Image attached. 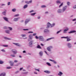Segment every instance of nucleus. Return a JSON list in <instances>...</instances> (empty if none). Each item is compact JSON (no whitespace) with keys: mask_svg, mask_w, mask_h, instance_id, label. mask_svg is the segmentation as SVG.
I'll return each mask as SVG.
<instances>
[{"mask_svg":"<svg viewBox=\"0 0 76 76\" xmlns=\"http://www.w3.org/2000/svg\"><path fill=\"white\" fill-rule=\"evenodd\" d=\"M10 4V2H9L8 3V5L9 6Z\"/></svg>","mask_w":76,"mask_h":76,"instance_id":"5fc2aeb1","label":"nucleus"},{"mask_svg":"<svg viewBox=\"0 0 76 76\" xmlns=\"http://www.w3.org/2000/svg\"><path fill=\"white\" fill-rule=\"evenodd\" d=\"M68 30H69L68 29H67L64 30V33H66V31H68Z\"/></svg>","mask_w":76,"mask_h":76,"instance_id":"aec40b11","label":"nucleus"},{"mask_svg":"<svg viewBox=\"0 0 76 76\" xmlns=\"http://www.w3.org/2000/svg\"><path fill=\"white\" fill-rule=\"evenodd\" d=\"M62 75H63V73L61 72H60L58 74V75H59L60 76H61Z\"/></svg>","mask_w":76,"mask_h":76,"instance_id":"393cba45","label":"nucleus"},{"mask_svg":"<svg viewBox=\"0 0 76 76\" xmlns=\"http://www.w3.org/2000/svg\"><path fill=\"white\" fill-rule=\"evenodd\" d=\"M28 33H33V32L32 31H29L28 32Z\"/></svg>","mask_w":76,"mask_h":76,"instance_id":"e2e57ef3","label":"nucleus"},{"mask_svg":"<svg viewBox=\"0 0 76 76\" xmlns=\"http://www.w3.org/2000/svg\"><path fill=\"white\" fill-rule=\"evenodd\" d=\"M68 38V37H61V38Z\"/></svg>","mask_w":76,"mask_h":76,"instance_id":"ea45409f","label":"nucleus"},{"mask_svg":"<svg viewBox=\"0 0 76 76\" xmlns=\"http://www.w3.org/2000/svg\"><path fill=\"white\" fill-rule=\"evenodd\" d=\"M30 21V19H27L26 20V21H25V24L26 25Z\"/></svg>","mask_w":76,"mask_h":76,"instance_id":"20e7f679","label":"nucleus"},{"mask_svg":"<svg viewBox=\"0 0 76 76\" xmlns=\"http://www.w3.org/2000/svg\"><path fill=\"white\" fill-rule=\"evenodd\" d=\"M10 56H11V57H15V55H11Z\"/></svg>","mask_w":76,"mask_h":76,"instance_id":"4c0bfd02","label":"nucleus"},{"mask_svg":"<svg viewBox=\"0 0 76 76\" xmlns=\"http://www.w3.org/2000/svg\"><path fill=\"white\" fill-rule=\"evenodd\" d=\"M54 39V38L52 37L51 38H49L48 39H47L46 40L47 41H49V40H50V39Z\"/></svg>","mask_w":76,"mask_h":76,"instance_id":"a211bd4d","label":"nucleus"},{"mask_svg":"<svg viewBox=\"0 0 76 76\" xmlns=\"http://www.w3.org/2000/svg\"><path fill=\"white\" fill-rule=\"evenodd\" d=\"M46 64L49 66H51V64L49 62H47Z\"/></svg>","mask_w":76,"mask_h":76,"instance_id":"4be33fe9","label":"nucleus"},{"mask_svg":"<svg viewBox=\"0 0 76 76\" xmlns=\"http://www.w3.org/2000/svg\"><path fill=\"white\" fill-rule=\"evenodd\" d=\"M57 3H60V1H56Z\"/></svg>","mask_w":76,"mask_h":76,"instance_id":"a19ab883","label":"nucleus"},{"mask_svg":"<svg viewBox=\"0 0 76 76\" xmlns=\"http://www.w3.org/2000/svg\"><path fill=\"white\" fill-rule=\"evenodd\" d=\"M4 39H8V40H10V39H10L7 38V37H4Z\"/></svg>","mask_w":76,"mask_h":76,"instance_id":"2f4dec72","label":"nucleus"},{"mask_svg":"<svg viewBox=\"0 0 76 76\" xmlns=\"http://www.w3.org/2000/svg\"><path fill=\"white\" fill-rule=\"evenodd\" d=\"M19 19L20 18H14V21H15V22L18 21V19H19Z\"/></svg>","mask_w":76,"mask_h":76,"instance_id":"2eb2a0df","label":"nucleus"},{"mask_svg":"<svg viewBox=\"0 0 76 76\" xmlns=\"http://www.w3.org/2000/svg\"><path fill=\"white\" fill-rule=\"evenodd\" d=\"M34 12V11L32 10H31V11L30 12V13H32V12Z\"/></svg>","mask_w":76,"mask_h":76,"instance_id":"6e6d98bb","label":"nucleus"},{"mask_svg":"<svg viewBox=\"0 0 76 76\" xmlns=\"http://www.w3.org/2000/svg\"><path fill=\"white\" fill-rule=\"evenodd\" d=\"M33 36H36L37 35V33H34L33 34Z\"/></svg>","mask_w":76,"mask_h":76,"instance_id":"c03bdc74","label":"nucleus"},{"mask_svg":"<svg viewBox=\"0 0 76 76\" xmlns=\"http://www.w3.org/2000/svg\"><path fill=\"white\" fill-rule=\"evenodd\" d=\"M3 47H8V45H3Z\"/></svg>","mask_w":76,"mask_h":76,"instance_id":"864d4df0","label":"nucleus"},{"mask_svg":"<svg viewBox=\"0 0 76 76\" xmlns=\"http://www.w3.org/2000/svg\"><path fill=\"white\" fill-rule=\"evenodd\" d=\"M76 5H75L74 7V9H76Z\"/></svg>","mask_w":76,"mask_h":76,"instance_id":"052dcab7","label":"nucleus"},{"mask_svg":"<svg viewBox=\"0 0 76 76\" xmlns=\"http://www.w3.org/2000/svg\"><path fill=\"white\" fill-rule=\"evenodd\" d=\"M28 2H29V4L31 3H32V1H31V0L30 1H29Z\"/></svg>","mask_w":76,"mask_h":76,"instance_id":"4d7b16f0","label":"nucleus"},{"mask_svg":"<svg viewBox=\"0 0 76 76\" xmlns=\"http://www.w3.org/2000/svg\"><path fill=\"white\" fill-rule=\"evenodd\" d=\"M13 44H15L16 45H17V46H18V47H20V45H19V44L18 43H13Z\"/></svg>","mask_w":76,"mask_h":76,"instance_id":"9b49d317","label":"nucleus"},{"mask_svg":"<svg viewBox=\"0 0 76 76\" xmlns=\"http://www.w3.org/2000/svg\"><path fill=\"white\" fill-rule=\"evenodd\" d=\"M5 32L6 33H7V34H10L9 33L10 32V31L9 30H6L5 31Z\"/></svg>","mask_w":76,"mask_h":76,"instance_id":"a878e982","label":"nucleus"},{"mask_svg":"<svg viewBox=\"0 0 76 76\" xmlns=\"http://www.w3.org/2000/svg\"><path fill=\"white\" fill-rule=\"evenodd\" d=\"M9 63H10V65L11 66H13L14 63H12V61H10Z\"/></svg>","mask_w":76,"mask_h":76,"instance_id":"4468645a","label":"nucleus"},{"mask_svg":"<svg viewBox=\"0 0 76 76\" xmlns=\"http://www.w3.org/2000/svg\"><path fill=\"white\" fill-rule=\"evenodd\" d=\"M6 76V73L5 72H3L0 75V76Z\"/></svg>","mask_w":76,"mask_h":76,"instance_id":"423d86ee","label":"nucleus"},{"mask_svg":"<svg viewBox=\"0 0 76 76\" xmlns=\"http://www.w3.org/2000/svg\"><path fill=\"white\" fill-rule=\"evenodd\" d=\"M46 7L45 5H42L41 6L42 8H44V7Z\"/></svg>","mask_w":76,"mask_h":76,"instance_id":"58836bf2","label":"nucleus"},{"mask_svg":"<svg viewBox=\"0 0 76 76\" xmlns=\"http://www.w3.org/2000/svg\"><path fill=\"white\" fill-rule=\"evenodd\" d=\"M5 5V4H2L1 6H4Z\"/></svg>","mask_w":76,"mask_h":76,"instance_id":"774afa93","label":"nucleus"},{"mask_svg":"<svg viewBox=\"0 0 76 76\" xmlns=\"http://www.w3.org/2000/svg\"><path fill=\"white\" fill-rule=\"evenodd\" d=\"M25 3H26V4H29V1H25Z\"/></svg>","mask_w":76,"mask_h":76,"instance_id":"09e8293b","label":"nucleus"},{"mask_svg":"<svg viewBox=\"0 0 76 76\" xmlns=\"http://www.w3.org/2000/svg\"><path fill=\"white\" fill-rule=\"evenodd\" d=\"M76 20V19H74L72 20V21H75Z\"/></svg>","mask_w":76,"mask_h":76,"instance_id":"69168bd1","label":"nucleus"},{"mask_svg":"<svg viewBox=\"0 0 76 76\" xmlns=\"http://www.w3.org/2000/svg\"><path fill=\"white\" fill-rule=\"evenodd\" d=\"M39 54L41 56H42V51H41L39 53Z\"/></svg>","mask_w":76,"mask_h":76,"instance_id":"b1692460","label":"nucleus"},{"mask_svg":"<svg viewBox=\"0 0 76 76\" xmlns=\"http://www.w3.org/2000/svg\"><path fill=\"white\" fill-rule=\"evenodd\" d=\"M33 43V41H31L29 43V46L31 47V45H32V43Z\"/></svg>","mask_w":76,"mask_h":76,"instance_id":"f3484780","label":"nucleus"},{"mask_svg":"<svg viewBox=\"0 0 76 76\" xmlns=\"http://www.w3.org/2000/svg\"><path fill=\"white\" fill-rule=\"evenodd\" d=\"M7 69H12V67H7Z\"/></svg>","mask_w":76,"mask_h":76,"instance_id":"79ce46f5","label":"nucleus"},{"mask_svg":"<svg viewBox=\"0 0 76 76\" xmlns=\"http://www.w3.org/2000/svg\"><path fill=\"white\" fill-rule=\"evenodd\" d=\"M6 10H5V12H2L3 15H6Z\"/></svg>","mask_w":76,"mask_h":76,"instance_id":"bb28decb","label":"nucleus"},{"mask_svg":"<svg viewBox=\"0 0 76 76\" xmlns=\"http://www.w3.org/2000/svg\"><path fill=\"white\" fill-rule=\"evenodd\" d=\"M37 48H39V49H41L42 48L40 45H37Z\"/></svg>","mask_w":76,"mask_h":76,"instance_id":"412c9836","label":"nucleus"},{"mask_svg":"<svg viewBox=\"0 0 76 76\" xmlns=\"http://www.w3.org/2000/svg\"><path fill=\"white\" fill-rule=\"evenodd\" d=\"M35 14H36V13H31V15H32V16H34Z\"/></svg>","mask_w":76,"mask_h":76,"instance_id":"473e14b6","label":"nucleus"},{"mask_svg":"<svg viewBox=\"0 0 76 76\" xmlns=\"http://www.w3.org/2000/svg\"><path fill=\"white\" fill-rule=\"evenodd\" d=\"M67 4L68 6H69L70 5V2H68L67 3Z\"/></svg>","mask_w":76,"mask_h":76,"instance_id":"8fccbe9b","label":"nucleus"},{"mask_svg":"<svg viewBox=\"0 0 76 76\" xmlns=\"http://www.w3.org/2000/svg\"><path fill=\"white\" fill-rule=\"evenodd\" d=\"M67 39V41H70V40H71V39H70L68 38V37L67 38H66Z\"/></svg>","mask_w":76,"mask_h":76,"instance_id":"cd10ccee","label":"nucleus"},{"mask_svg":"<svg viewBox=\"0 0 76 76\" xmlns=\"http://www.w3.org/2000/svg\"><path fill=\"white\" fill-rule=\"evenodd\" d=\"M8 28L10 31H12V28L10 27H9Z\"/></svg>","mask_w":76,"mask_h":76,"instance_id":"72a5a7b5","label":"nucleus"},{"mask_svg":"<svg viewBox=\"0 0 76 76\" xmlns=\"http://www.w3.org/2000/svg\"><path fill=\"white\" fill-rule=\"evenodd\" d=\"M4 62L2 61H0V64H3Z\"/></svg>","mask_w":76,"mask_h":76,"instance_id":"e433bc0d","label":"nucleus"},{"mask_svg":"<svg viewBox=\"0 0 76 76\" xmlns=\"http://www.w3.org/2000/svg\"><path fill=\"white\" fill-rule=\"evenodd\" d=\"M21 36L22 37H26V35H25V34H22V35H21Z\"/></svg>","mask_w":76,"mask_h":76,"instance_id":"c756f323","label":"nucleus"},{"mask_svg":"<svg viewBox=\"0 0 76 76\" xmlns=\"http://www.w3.org/2000/svg\"><path fill=\"white\" fill-rule=\"evenodd\" d=\"M39 39L40 41H44V38L42 36H39Z\"/></svg>","mask_w":76,"mask_h":76,"instance_id":"f257e3e1","label":"nucleus"},{"mask_svg":"<svg viewBox=\"0 0 76 76\" xmlns=\"http://www.w3.org/2000/svg\"><path fill=\"white\" fill-rule=\"evenodd\" d=\"M44 72L46 73H50V71H45Z\"/></svg>","mask_w":76,"mask_h":76,"instance_id":"dca6fc26","label":"nucleus"},{"mask_svg":"<svg viewBox=\"0 0 76 76\" xmlns=\"http://www.w3.org/2000/svg\"><path fill=\"white\" fill-rule=\"evenodd\" d=\"M67 45L68 47L69 48H70L72 47V45L70 43H68L67 44Z\"/></svg>","mask_w":76,"mask_h":76,"instance_id":"39448f33","label":"nucleus"},{"mask_svg":"<svg viewBox=\"0 0 76 76\" xmlns=\"http://www.w3.org/2000/svg\"><path fill=\"white\" fill-rule=\"evenodd\" d=\"M49 32L48 30V29H45L44 30V32Z\"/></svg>","mask_w":76,"mask_h":76,"instance_id":"6ab92c4d","label":"nucleus"},{"mask_svg":"<svg viewBox=\"0 0 76 76\" xmlns=\"http://www.w3.org/2000/svg\"><path fill=\"white\" fill-rule=\"evenodd\" d=\"M19 16V15L17 14L14 15V17H17V16Z\"/></svg>","mask_w":76,"mask_h":76,"instance_id":"c9c22d12","label":"nucleus"},{"mask_svg":"<svg viewBox=\"0 0 76 76\" xmlns=\"http://www.w3.org/2000/svg\"><path fill=\"white\" fill-rule=\"evenodd\" d=\"M50 61H53V63H54V64H56L57 63V62L56 61H55L54 60H52L51 59H49Z\"/></svg>","mask_w":76,"mask_h":76,"instance_id":"9d476101","label":"nucleus"},{"mask_svg":"<svg viewBox=\"0 0 76 76\" xmlns=\"http://www.w3.org/2000/svg\"><path fill=\"white\" fill-rule=\"evenodd\" d=\"M63 3H62L59 6V7H61L62 6H63Z\"/></svg>","mask_w":76,"mask_h":76,"instance_id":"f704fd0d","label":"nucleus"},{"mask_svg":"<svg viewBox=\"0 0 76 76\" xmlns=\"http://www.w3.org/2000/svg\"><path fill=\"white\" fill-rule=\"evenodd\" d=\"M35 38L36 39H38V38H39V37H38L37 36H35Z\"/></svg>","mask_w":76,"mask_h":76,"instance_id":"3c124183","label":"nucleus"},{"mask_svg":"<svg viewBox=\"0 0 76 76\" xmlns=\"http://www.w3.org/2000/svg\"><path fill=\"white\" fill-rule=\"evenodd\" d=\"M1 51H2V52H4V53H5L6 52V51H5V50H1Z\"/></svg>","mask_w":76,"mask_h":76,"instance_id":"37998d69","label":"nucleus"},{"mask_svg":"<svg viewBox=\"0 0 76 76\" xmlns=\"http://www.w3.org/2000/svg\"><path fill=\"white\" fill-rule=\"evenodd\" d=\"M35 69L36 70L38 71V72H39V69Z\"/></svg>","mask_w":76,"mask_h":76,"instance_id":"49530a36","label":"nucleus"},{"mask_svg":"<svg viewBox=\"0 0 76 76\" xmlns=\"http://www.w3.org/2000/svg\"><path fill=\"white\" fill-rule=\"evenodd\" d=\"M4 19L5 20H6V21H7V22H8V19L6 17H3Z\"/></svg>","mask_w":76,"mask_h":76,"instance_id":"f8f14e48","label":"nucleus"},{"mask_svg":"<svg viewBox=\"0 0 76 76\" xmlns=\"http://www.w3.org/2000/svg\"><path fill=\"white\" fill-rule=\"evenodd\" d=\"M14 63H18V60H14Z\"/></svg>","mask_w":76,"mask_h":76,"instance_id":"a18cd8bd","label":"nucleus"},{"mask_svg":"<svg viewBox=\"0 0 76 76\" xmlns=\"http://www.w3.org/2000/svg\"><path fill=\"white\" fill-rule=\"evenodd\" d=\"M29 37L30 39H32V35L30 34L29 36Z\"/></svg>","mask_w":76,"mask_h":76,"instance_id":"ddd939ff","label":"nucleus"},{"mask_svg":"<svg viewBox=\"0 0 76 76\" xmlns=\"http://www.w3.org/2000/svg\"><path fill=\"white\" fill-rule=\"evenodd\" d=\"M23 30L24 31H28V29H23Z\"/></svg>","mask_w":76,"mask_h":76,"instance_id":"13d9d810","label":"nucleus"},{"mask_svg":"<svg viewBox=\"0 0 76 76\" xmlns=\"http://www.w3.org/2000/svg\"><path fill=\"white\" fill-rule=\"evenodd\" d=\"M41 45L42 46H44V45H43V44L42 43H41Z\"/></svg>","mask_w":76,"mask_h":76,"instance_id":"0e129e2a","label":"nucleus"},{"mask_svg":"<svg viewBox=\"0 0 76 76\" xmlns=\"http://www.w3.org/2000/svg\"><path fill=\"white\" fill-rule=\"evenodd\" d=\"M67 9V7L66 6H65L64 7L63 9L62 10L63 12H64L65 11V10Z\"/></svg>","mask_w":76,"mask_h":76,"instance_id":"1a4fd4ad","label":"nucleus"},{"mask_svg":"<svg viewBox=\"0 0 76 76\" xmlns=\"http://www.w3.org/2000/svg\"><path fill=\"white\" fill-rule=\"evenodd\" d=\"M22 69H23V68H20V70H22Z\"/></svg>","mask_w":76,"mask_h":76,"instance_id":"bf43d9fd","label":"nucleus"},{"mask_svg":"<svg viewBox=\"0 0 76 76\" xmlns=\"http://www.w3.org/2000/svg\"><path fill=\"white\" fill-rule=\"evenodd\" d=\"M53 48V47L51 46H50L49 47H48L47 48V50L49 51H51V49Z\"/></svg>","mask_w":76,"mask_h":76,"instance_id":"f03ea898","label":"nucleus"},{"mask_svg":"<svg viewBox=\"0 0 76 76\" xmlns=\"http://www.w3.org/2000/svg\"><path fill=\"white\" fill-rule=\"evenodd\" d=\"M61 10H58V13H61Z\"/></svg>","mask_w":76,"mask_h":76,"instance_id":"7c9ffc66","label":"nucleus"},{"mask_svg":"<svg viewBox=\"0 0 76 76\" xmlns=\"http://www.w3.org/2000/svg\"><path fill=\"white\" fill-rule=\"evenodd\" d=\"M4 29H7V27H4Z\"/></svg>","mask_w":76,"mask_h":76,"instance_id":"338daca9","label":"nucleus"},{"mask_svg":"<svg viewBox=\"0 0 76 76\" xmlns=\"http://www.w3.org/2000/svg\"><path fill=\"white\" fill-rule=\"evenodd\" d=\"M19 72L18 71H17V72H15V74H17V73H18Z\"/></svg>","mask_w":76,"mask_h":76,"instance_id":"603ef678","label":"nucleus"},{"mask_svg":"<svg viewBox=\"0 0 76 76\" xmlns=\"http://www.w3.org/2000/svg\"><path fill=\"white\" fill-rule=\"evenodd\" d=\"M61 31L60 30L59 31H58V32H57L56 33V34H58V33H60V32H61Z\"/></svg>","mask_w":76,"mask_h":76,"instance_id":"de8ad7c7","label":"nucleus"},{"mask_svg":"<svg viewBox=\"0 0 76 76\" xmlns=\"http://www.w3.org/2000/svg\"><path fill=\"white\" fill-rule=\"evenodd\" d=\"M16 9H14L12 10V12H16Z\"/></svg>","mask_w":76,"mask_h":76,"instance_id":"c85d7f7f","label":"nucleus"},{"mask_svg":"<svg viewBox=\"0 0 76 76\" xmlns=\"http://www.w3.org/2000/svg\"><path fill=\"white\" fill-rule=\"evenodd\" d=\"M75 32H76V31L75 30H73V31H71L70 32H68V33L69 34H72V33H74Z\"/></svg>","mask_w":76,"mask_h":76,"instance_id":"0eeeda50","label":"nucleus"},{"mask_svg":"<svg viewBox=\"0 0 76 76\" xmlns=\"http://www.w3.org/2000/svg\"><path fill=\"white\" fill-rule=\"evenodd\" d=\"M28 7V5L26 4L23 7V8H24V9H26V7Z\"/></svg>","mask_w":76,"mask_h":76,"instance_id":"5701e85b","label":"nucleus"},{"mask_svg":"<svg viewBox=\"0 0 76 76\" xmlns=\"http://www.w3.org/2000/svg\"><path fill=\"white\" fill-rule=\"evenodd\" d=\"M23 53H26V51H25V50H24L23 51Z\"/></svg>","mask_w":76,"mask_h":76,"instance_id":"680f3d73","label":"nucleus"},{"mask_svg":"<svg viewBox=\"0 0 76 76\" xmlns=\"http://www.w3.org/2000/svg\"><path fill=\"white\" fill-rule=\"evenodd\" d=\"M51 26V24L48 23L47 24V28H49V27Z\"/></svg>","mask_w":76,"mask_h":76,"instance_id":"6e6552de","label":"nucleus"},{"mask_svg":"<svg viewBox=\"0 0 76 76\" xmlns=\"http://www.w3.org/2000/svg\"><path fill=\"white\" fill-rule=\"evenodd\" d=\"M12 52L14 53V54H16L17 53V51L15 49H13L12 50Z\"/></svg>","mask_w":76,"mask_h":76,"instance_id":"7ed1b4c3","label":"nucleus"}]
</instances>
